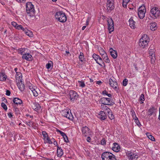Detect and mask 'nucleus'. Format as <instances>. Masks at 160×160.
Masks as SVG:
<instances>
[{
  "mask_svg": "<svg viewBox=\"0 0 160 160\" xmlns=\"http://www.w3.org/2000/svg\"><path fill=\"white\" fill-rule=\"evenodd\" d=\"M149 42V38L147 35L145 34L143 35L139 40V46L141 48H145L147 47Z\"/></svg>",
  "mask_w": 160,
  "mask_h": 160,
  "instance_id": "1",
  "label": "nucleus"
},
{
  "mask_svg": "<svg viewBox=\"0 0 160 160\" xmlns=\"http://www.w3.org/2000/svg\"><path fill=\"white\" fill-rule=\"evenodd\" d=\"M55 18L57 20L61 22H64L67 20V17L65 13L62 11L57 12L55 15Z\"/></svg>",
  "mask_w": 160,
  "mask_h": 160,
  "instance_id": "2",
  "label": "nucleus"
},
{
  "mask_svg": "<svg viewBox=\"0 0 160 160\" xmlns=\"http://www.w3.org/2000/svg\"><path fill=\"white\" fill-rule=\"evenodd\" d=\"M150 15L154 19L159 18L160 17V8L157 7H152L150 10Z\"/></svg>",
  "mask_w": 160,
  "mask_h": 160,
  "instance_id": "3",
  "label": "nucleus"
},
{
  "mask_svg": "<svg viewBox=\"0 0 160 160\" xmlns=\"http://www.w3.org/2000/svg\"><path fill=\"white\" fill-rule=\"evenodd\" d=\"M149 58L151 59V62L152 64H154L155 61V49L153 46H150L148 49Z\"/></svg>",
  "mask_w": 160,
  "mask_h": 160,
  "instance_id": "4",
  "label": "nucleus"
},
{
  "mask_svg": "<svg viewBox=\"0 0 160 160\" xmlns=\"http://www.w3.org/2000/svg\"><path fill=\"white\" fill-rule=\"evenodd\" d=\"M102 160H117L115 156L112 153L109 152H105L102 155Z\"/></svg>",
  "mask_w": 160,
  "mask_h": 160,
  "instance_id": "5",
  "label": "nucleus"
},
{
  "mask_svg": "<svg viewBox=\"0 0 160 160\" xmlns=\"http://www.w3.org/2000/svg\"><path fill=\"white\" fill-rule=\"evenodd\" d=\"M146 12L145 7L144 6H142L138 9V16L141 19H142L145 17Z\"/></svg>",
  "mask_w": 160,
  "mask_h": 160,
  "instance_id": "6",
  "label": "nucleus"
},
{
  "mask_svg": "<svg viewBox=\"0 0 160 160\" xmlns=\"http://www.w3.org/2000/svg\"><path fill=\"white\" fill-rule=\"evenodd\" d=\"M42 133L43 136L44 143H48L50 144H52V140H54V139L52 138L51 139H50L48 134L45 131H42Z\"/></svg>",
  "mask_w": 160,
  "mask_h": 160,
  "instance_id": "7",
  "label": "nucleus"
},
{
  "mask_svg": "<svg viewBox=\"0 0 160 160\" xmlns=\"http://www.w3.org/2000/svg\"><path fill=\"white\" fill-rule=\"evenodd\" d=\"M106 7L108 12H110L114 8V0H107Z\"/></svg>",
  "mask_w": 160,
  "mask_h": 160,
  "instance_id": "8",
  "label": "nucleus"
},
{
  "mask_svg": "<svg viewBox=\"0 0 160 160\" xmlns=\"http://www.w3.org/2000/svg\"><path fill=\"white\" fill-rule=\"evenodd\" d=\"M126 154L129 160H136L138 158L137 154L130 151L127 152H126Z\"/></svg>",
  "mask_w": 160,
  "mask_h": 160,
  "instance_id": "9",
  "label": "nucleus"
},
{
  "mask_svg": "<svg viewBox=\"0 0 160 160\" xmlns=\"http://www.w3.org/2000/svg\"><path fill=\"white\" fill-rule=\"evenodd\" d=\"M69 95L71 100L72 101L77 100L78 98V95L77 93L73 90H70Z\"/></svg>",
  "mask_w": 160,
  "mask_h": 160,
  "instance_id": "10",
  "label": "nucleus"
},
{
  "mask_svg": "<svg viewBox=\"0 0 160 160\" xmlns=\"http://www.w3.org/2000/svg\"><path fill=\"white\" fill-rule=\"evenodd\" d=\"M108 29L109 33L114 31V23L112 18H108L107 20Z\"/></svg>",
  "mask_w": 160,
  "mask_h": 160,
  "instance_id": "11",
  "label": "nucleus"
},
{
  "mask_svg": "<svg viewBox=\"0 0 160 160\" xmlns=\"http://www.w3.org/2000/svg\"><path fill=\"white\" fill-rule=\"evenodd\" d=\"M26 10L27 13L33 12L34 11V6L31 2H28L26 4Z\"/></svg>",
  "mask_w": 160,
  "mask_h": 160,
  "instance_id": "12",
  "label": "nucleus"
},
{
  "mask_svg": "<svg viewBox=\"0 0 160 160\" xmlns=\"http://www.w3.org/2000/svg\"><path fill=\"white\" fill-rule=\"evenodd\" d=\"M63 115L70 120H72L73 117V115L69 110H64L62 112Z\"/></svg>",
  "mask_w": 160,
  "mask_h": 160,
  "instance_id": "13",
  "label": "nucleus"
},
{
  "mask_svg": "<svg viewBox=\"0 0 160 160\" xmlns=\"http://www.w3.org/2000/svg\"><path fill=\"white\" fill-rule=\"evenodd\" d=\"M100 102L102 104H106L108 105L112 104L111 99L108 98H102L100 99Z\"/></svg>",
  "mask_w": 160,
  "mask_h": 160,
  "instance_id": "14",
  "label": "nucleus"
},
{
  "mask_svg": "<svg viewBox=\"0 0 160 160\" xmlns=\"http://www.w3.org/2000/svg\"><path fill=\"white\" fill-rule=\"evenodd\" d=\"M109 83L110 86L116 90L118 89V85L117 82L115 80H113L112 79L110 78L109 80Z\"/></svg>",
  "mask_w": 160,
  "mask_h": 160,
  "instance_id": "15",
  "label": "nucleus"
},
{
  "mask_svg": "<svg viewBox=\"0 0 160 160\" xmlns=\"http://www.w3.org/2000/svg\"><path fill=\"white\" fill-rule=\"evenodd\" d=\"M82 131L83 135L85 136L89 135L90 134L89 129L87 127H83L82 129Z\"/></svg>",
  "mask_w": 160,
  "mask_h": 160,
  "instance_id": "16",
  "label": "nucleus"
},
{
  "mask_svg": "<svg viewBox=\"0 0 160 160\" xmlns=\"http://www.w3.org/2000/svg\"><path fill=\"white\" fill-rule=\"evenodd\" d=\"M92 58L97 63L100 65H101L100 63L102 62V59L98 55L93 54L92 55Z\"/></svg>",
  "mask_w": 160,
  "mask_h": 160,
  "instance_id": "17",
  "label": "nucleus"
},
{
  "mask_svg": "<svg viewBox=\"0 0 160 160\" xmlns=\"http://www.w3.org/2000/svg\"><path fill=\"white\" fill-rule=\"evenodd\" d=\"M120 147L118 144L116 143H113L112 149L113 151L116 152H118L120 151Z\"/></svg>",
  "mask_w": 160,
  "mask_h": 160,
  "instance_id": "18",
  "label": "nucleus"
},
{
  "mask_svg": "<svg viewBox=\"0 0 160 160\" xmlns=\"http://www.w3.org/2000/svg\"><path fill=\"white\" fill-rule=\"evenodd\" d=\"M32 108L36 112H38L41 109V106L38 103H34L32 106Z\"/></svg>",
  "mask_w": 160,
  "mask_h": 160,
  "instance_id": "19",
  "label": "nucleus"
},
{
  "mask_svg": "<svg viewBox=\"0 0 160 160\" xmlns=\"http://www.w3.org/2000/svg\"><path fill=\"white\" fill-rule=\"evenodd\" d=\"M22 58L27 60L30 61L32 59V57L30 54L28 53H26L23 54Z\"/></svg>",
  "mask_w": 160,
  "mask_h": 160,
  "instance_id": "20",
  "label": "nucleus"
},
{
  "mask_svg": "<svg viewBox=\"0 0 160 160\" xmlns=\"http://www.w3.org/2000/svg\"><path fill=\"white\" fill-rule=\"evenodd\" d=\"M98 117L101 120H104L106 118L107 115L103 111H100L98 114Z\"/></svg>",
  "mask_w": 160,
  "mask_h": 160,
  "instance_id": "21",
  "label": "nucleus"
},
{
  "mask_svg": "<svg viewBox=\"0 0 160 160\" xmlns=\"http://www.w3.org/2000/svg\"><path fill=\"white\" fill-rule=\"evenodd\" d=\"M57 147V155L58 157H61L63 155V151L61 147H59L58 146Z\"/></svg>",
  "mask_w": 160,
  "mask_h": 160,
  "instance_id": "22",
  "label": "nucleus"
},
{
  "mask_svg": "<svg viewBox=\"0 0 160 160\" xmlns=\"http://www.w3.org/2000/svg\"><path fill=\"white\" fill-rule=\"evenodd\" d=\"M150 29L152 31H155L157 28V24L155 22L151 23L150 25Z\"/></svg>",
  "mask_w": 160,
  "mask_h": 160,
  "instance_id": "23",
  "label": "nucleus"
},
{
  "mask_svg": "<svg viewBox=\"0 0 160 160\" xmlns=\"http://www.w3.org/2000/svg\"><path fill=\"white\" fill-rule=\"evenodd\" d=\"M29 88L31 91V92L33 93V96L35 97H37L38 95V93L37 92L38 89H36L35 88L32 86H30L29 87Z\"/></svg>",
  "mask_w": 160,
  "mask_h": 160,
  "instance_id": "24",
  "label": "nucleus"
},
{
  "mask_svg": "<svg viewBox=\"0 0 160 160\" xmlns=\"http://www.w3.org/2000/svg\"><path fill=\"white\" fill-rule=\"evenodd\" d=\"M129 26L130 27L133 29H134L136 28L135 25V22L133 20L132 18H131L129 21Z\"/></svg>",
  "mask_w": 160,
  "mask_h": 160,
  "instance_id": "25",
  "label": "nucleus"
},
{
  "mask_svg": "<svg viewBox=\"0 0 160 160\" xmlns=\"http://www.w3.org/2000/svg\"><path fill=\"white\" fill-rule=\"evenodd\" d=\"M109 51L110 52L111 56L114 58H116L117 57V52L113 50L112 48L110 49Z\"/></svg>",
  "mask_w": 160,
  "mask_h": 160,
  "instance_id": "26",
  "label": "nucleus"
},
{
  "mask_svg": "<svg viewBox=\"0 0 160 160\" xmlns=\"http://www.w3.org/2000/svg\"><path fill=\"white\" fill-rule=\"evenodd\" d=\"M23 31H24L25 33L29 37L32 38L33 37V34L32 32L28 30L27 28H25Z\"/></svg>",
  "mask_w": 160,
  "mask_h": 160,
  "instance_id": "27",
  "label": "nucleus"
},
{
  "mask_svg": "<svg viewBox=\"0 0 160 160\" xmlns=\"http://www.w3.org/2000/svg\"><path fill=\"white\" fill-rule=\"evenodd\" d=\"M7 78V75L4 73L0 72V81H5Z\"/></svg>",
  "mask_w": 160,
  "mask_h": 160,
  "instance_id": "28",
  "label": "nucleus"
},
{
  "mask_svg": "<svg viewBox=\"0 0 160 160\" xmlns=\"http://www.w3.org/2000/svg\"><path fill=\"white\" fill-rule=\"evenodd\" d=\"M13 102L16 104H20L22 102L21 100L18 98H15L13 99Z\"/></svg>",
  "mask_w": 160,
  "mask_h": 160,
  "instance_id": "29",
  "label": "nucleus"
},
{
  "mask_svg": "<svg viewBox=\"0 0 160 160\" xmlns=\"http://www.w3.org/2000/svg\"><path fill=\"white\" fill-rule=\"evenodd\" d=\"M22 74L20 72H17V74L16 75V80H18V82H22V78L21 77Z\"/></svg>",
  "mask_w": 160,
  "mask_h": 160,
  "instance_id": "30",
  "label": "nucleus"
},
{
  "mask_svg": "<svg viewBox=\"0 0 160 160\" xmlns=\"http://www.w3.org/2000/svg\"><path fill=\"white\" fill-rule=\"evenodd\" d=\"M79 60L81 62L85 61V59L84 58L83 54L82 52H80V54L79 56Z\"/></svg>",
  "mask_w": 160,
  "mask_h": 160,
  "instance_id": "31",
  "label": "nucleus"
},
{
  "mask_svg": "<svg viewBox=\"0 0 160 160\" xmlns=\"http://www.w3.org/2000/svg\"><path fill=\"white\" fill-rule=\"evenodd\" d=\"M130 0H123L122 6L124 8L127 7V5L128 3L129 2Z\"/></svg>",
  "mask_w": 160,
  "mask_h": 160,
  "instance_id": "32",
  "label": "nucleus"
},
{
  "mask_svg": "<svg viewBox=\"0 0 160 160\" xmlns=\"http://www.w3.org/2000/svg\"><path fill=\"white\" fill-rule=\"evenodd\" d=\"M78 85L79 87H81L82 88H83L85 87V85L84 82L83 81H78Z\"/></svg>",
  "mask_w": 160,
  "mask_h": 160,
  "instance_id": "33",
  "label": "nucleus"
},
{
  "mask_svg": "<svg viewBox=\"0 0 160 160\" xmlns=\"http://www.w3.org/2000/svg\"><path fill=\"white\" fill-rule=\"evenodd\" d=\"M146 135L149 139L152 140V141H155V138L149 133H147Z\"/></svg>",
  "mask_w": 160,
  "mask_h": 160,
  "instance_id": "34",
  "label": "nucleus"
},
{
  "mask_svg": "<svg viewBox=\"0 0 160 160\" xmlns=\"http://www.w3.org/2000/svg\"><path fill=\"white\" fill-rule=\"evenodd\" d=\"M52 62L51 61H49L48 63L46 64V67L47 69H49L52 67Z\"/></svg>",
  "mask_w": 160,
  "mask_h": 160,
  "instance_id": "35",
  "label": "nucleus"
},
{
  "mask_svg": "<svg viewBox=\"0 0 160 160\" xmlns=\"http://www.w3.org/2000/svg\"><path fill=\"white\" fill-rule=\"evenodd\" d=\"M18 87L19 90L21 91H23L24 89V85L22 83L18 84Z\"/></svg>",
  "mask_w": 160,
  "mask_h": 160,
  "instance_id": "36",
  "label": "nucleus"
},
{
  "mask_svg": "<svg viewBox=\"0 0 160 160\" xmlns=\"http://www.w3.org/2000/svg\"><path fill=\"white\" fill-rule=\"evenodd\" d=\"M99 52L100 54L103 57L107 56L106 53L102 48H100Z\"/></svg>",
  "mask_w": 160,
  "mask_h": 160,
  "instance_id": "37",
  "label": "nucleus"
},
{
  "mask_svg": "<svg viewBox=\"0 0 160 160\" xmlns=\"http://www.w3.org/2000/svg\"><path fill=\"white\" fill-rule=\"evenodd\" d=\"M139 100L140 101L141 103H143V101H144L145 100L144 94H141L139 98Z\"/></svg>",
  "mask_w": 160,
  "mask_h": 160,
  "instance_id": "38",
  "label": "nucleus"
},
{
  "mask_svg": "<svg viewBox=\"0 0 160 160\" xmlns=\"http://www.w3.org/2000/svg\"><path fill=\"white\" fill-rule=\"evenodd\" d=\"M154 110L153 108H150L148 111V114L150 115H152L154 112Z\"/></svg>",
  "mask_w": 160,
  "mask_h": 160,
  "instance_id": "39",
  "label": "nucleus"
},
{
  "mask_svg": "<svg viewBox=\"0 0 160 160\" xmlns=\"http://www.w3.org/2000/svg\"><path fill=\"white\" fill-rule=\"evenodd\" d=\"M134 122H135L137 125L139 127H140L141 125V124L139 122L138 118L137 117L136 118H134Z\"/></svg>",
  "mask_w": 160,
  "mask_h": 160,
  "instance_id": "40",
  "label": "nucleus"
},
{
  "mask_svg": "<svg viewBox=\"0 0 160 160\" xmlns=\"http://www.w3.org/2000/svg\"><path fill=\"white\" fill-rule=\"evenodd\" d=\"M16 29L18 30H22L23 31H24V30L25 29V28H24L22 25H18L17 26V27H16Z\"/></svg>",
  "mask_w": 160,
  "mask_h": 160,
  "instance_id": "41",
  "label": "nucleus"
},
{
  "mask_svg": "<svg viewBox=\"0 0 160 160\" xmlns=\"http://www.w3.org/2000/svg\"><path fill=\"white\" fill-rule=\"evenodd\" d=\"M56 131L57 132H59L62 136L63 137V138H64L66 135L65 133L58 129Z\"/></svg>",
  "mask_w": 160,
  "mask_h": 160,
  "instance_id": "42",
  "label": "nucleus"
},
{
  "mask_svg": "<svg viewBox=\"0 0 160 160\" xmlns=\"http://www.w3.org/2000/svg\"><path fill=\"white\" fill-rule=\"evenodd\" d=\"M104 60L107 63H109L110 62V60L108 58L107 55L106 56H104Z\"/></svg>",
  "mask_w": 160,
  "mask_h": 160,
  "instance_id": "43",
  "label": "nucleus"
},
{
  "mask_svg": "<svg viewBox=\"0 0 160 160\" xmlns=\"http://www.w3.org/2000/svg\"><path fill=\"white\" fill-rule=\"evenodd\" d=\"M131 113L132 116V117L133 119H134V118H137V116H136L135 112L133 110H132L131 111Z\"/></svg>",
  "mask_w": 160,
  "mask_h": 160,
  "instance_id": "44",
  "label": "nucleus"
},
{
  "mask_svg": "<svg viewBox=\"0 0 160 160\" xmlns=\"http://www.w3.org/2000/svg\"><path fill=\"white\" fill-rule=\"evenodd\" d=\"M128 79L126 78L122 82V84L123 86H125L128 84Z\"/></svg>",
  "mask_w": 160,
  "mask_h": 160,
  "instance_id": "45",
  "label": "nucleus"
},
{
  "mask_svg": "<svg viewBox=\"0 0 160 160\" xmlns=\"http://www.w3.org/2000/svg\"><path fill=\"white\" fill-rule=\"evenodd\" d=\"M105 105L106 104H102L101 105V108L103 110H105L108 108Z\"/></svg>",
  "mask_w": 160,
  "mask_h": 160,
  "instance_id": "46",
  "label": "nucleus"
},
{
  "mask_svg": "<svg viewBox=\"0 0 160 160\" xmlns=\"http://www.w3.org/2000/svg\"><path fill=\"white\" fill-rule=\"evenodd\" d=\"M108 116L109 118L111 120L113 119L114 118V116L112 115V112L110 114V113L108 114Z\"/></svg>",
  "mask_w": 160,
  "mask_h": 160,
  "instance_id": "47",
  "label": "nucleus"
},
{
  "mask_svg": "<svg viewBox=\"0 0 160 160\" xmlns=\"http://www.w3.org/2000/svg\"><path fill=\"white\" fill-rule=\"evenodd\" d=\"M1 106L3 108L4 110H7V106L4 103H2Z\"/></svg>",
  "mask_w": 160,
  "mask_h": 160,
  "instance_id": "48",
  "label": "nucleus"
},
{
  "mask_svg": "<svg viewBox=\"0 0 160 160\" xmlns=\"http://www.w3.org/2000/svg\"><path fill=\"white\" fill-rule=\"evenodd\" d=\"M25 51V48H20L19 50V52L21 54H22Z\"/></svg>",
  "mask_w": 160,
  "mask_h": 160,
  "instance_id": "49",
  "label": "nucleus"
},
{
  "mask_svg": "<svg viewBox=\"0 0 160 160\" xmlns=\"http://www.w3.org/2000/svg\"><path fill=\"white\" fill-rule=\"evenodd\" d=\"M106 142L104 139H102L101 142V144L102 145H104L106 144Z\"/></svg>",
  "mask_w": 160,
  "mask_h": 160,
  "instance_id": "50",
  "label": "nucleus"
},
{
  "mask_svg": "<svg viewBox=\"0 0 160 160\" xmlns=\"http://www.w3.org/2000/svg\"><path fill=\"white\" fill-rule=\"evenodd\" d=\"M11 24L12 26H13L15 28H16V27L18 25V24L17 23L14 22H11Z\"/></svg>",
  "mask_w": 160,
  "mask_h": 160,
  "instance_id": "51",
  "label": "nucleus"
},
{
  "mask_svg": "<svg viewBox=\"0 0 160 160\" xmlns=\"http://www.w3.org/2000/svg\"><path fill=\"white\" fill-rule=\"evenodd\" d=\"M65 141L66 142H68V137L67 135H66L64 138H63Z\"/></svg>",
  "mask_w": 160,
  "mask_h": 160,
  "instance_id": "52",
  "label": "nucleus"
},
{
  "mask_svg": "<svg viewBox=\"0 0 160 160\" xmlns=\"http://www.w3.org/2000/svg\"><path fill=\"white\" fill-rule=\"evenodd\" d=\"M105 110L106 111V112H107L108 113V114L109 113H110H110H111V112H112L111 110L108 108H107V109H106Z\"/></svg>",
  "mask_w": 160,
  "mask_h": 160,
  "instance_id": "53",
  "label": "nucleus"
},
{
  "mask_svg": "<svg viewBox=\"0 0 160 160\" xmlns=\"http://www.w3.org/2000/svg\"><path fill=\"white\" fill-rule=\"evenodd\" d=\"M8 116L9 118H11L13 116V115L12 113L11 112H9L8 113Z\"/></svg>",
  "mask_w": 160,
  "mask_h": 160,
  "instance_id": "54",
  "label": "nucleus"
},
{
  "mask_svg": "<svg viewBox=\"0 0 160 160\" xmlns=\"http://www.w3.org/2000/svg\"><path fill=\"white\" fill-rule=\"evenodd\" d=\"M52 143L53 142V143L55 145L57 146V145H58L57 142L54 139V140H52Z\"/></svg>",
  "mask_w": 160,
  "mask_h": 160,
  "instance_id": "55",
  "label": "nucleus"
},
{
  "mask_svg": "<svg viewBox=\"0 0 160 160\" xmlns=\"http://www.w3.org/2000/svg\"><path fill=\"white\" fill-rule=\"evenodd\" d=\"M87 142H90L91 141V138L89 137H88L86 139Z\"/></svg>",
  "mask_w": 160,
  "mask_h": 160,
  "instance_id": "56",
  "label": "nucleus"
},
{
  "mask_svg": "<svg viewBox=\"0 0 160 160\" xmlns=\"http://www.w3.org/2000/svg\"><path fill=\"white\" fill-rule=\"evenodd\" d=\"M17 2H24L26 0H16Z\"/></svg>",
  "mask_w": 160,
  "mask_h": 160,
  "instance_id": "57",
  "label": "nucleus"
},
{
  "mask_svg": "<svg viewBox=\"0 0 160 160\" xmlns=\"http://www.w3.org/2000/svg\"><path fill=\"white\" fill-rule=\"evenodd\" d=\"M102 93L104 95H107L108 94V92L106 90L103 91L102 92Z\"/></svg>",
  "mask_w": 160,
  "mask_h": 160,
  "instance_id": "58",
  "label": "nucleus"
},
{
  "mask_svg": "<svg viewBox=\"0 0 160 160\" xmlns=\"http://www.w3.org/2000/svg\"><path fill=\"white\" fill-rule=\"evenodd\" d=\"M90 18H88L87 20L86 24V25H88V24L89 22L90 21Z\"/></svg>",
  "mask_w": 160,
  "mask_h": 160,
  "instance_id": "59",
  "label": "nucleus"
},
{
  "mask_svg": "<svg viewBox=\"0 0 160 160\" xmlns=\"http://www.w3.org/2000/svg\"><path fill=\"white\" fill-rule=\"evenodd\" d=\"M90 18H88L87 20L86 24V25H88V24L89 22L90 21Z\"/></svg>",
  "mask_w": 160,
  "mask_h": 160,
  "instance_id": "60",
  "label": "nucleus"
},
{
  "mask_svg": "<svg viewBox=\"0 0 160 160\" xmlns=\"http://www.w3.org/2000/svg\"><path fill=\"white\" fill-rule=\"evenodd\" d=\"M10 94V92L8 90H7L6 91V95L7 96H9Z\"/></svg>",
  "mask_w": 160,
  "mask_h": 160,
  "instance_id": "61",
  "label": "nucleus"
},
{
  "mask_svg": "<svg viewBox=\"0 0 160 160\" xmlns=\"http://www.w3.org/2000/svg\"><path fill=\"white\" fill-rule=\"evenodd\" d=\"M102 83L101 81H98L96 82V83L98 85H101Z\"/></svg>",
  "mask_w": 160,
  "mask_h": 160,
  "instance_id": "62",
  "label": "nucleus"
},
{
  "mask_svg": "<svg viewBox=\"0 0 160 160\" xmlns=\"http://www.w3.org/2000/svg\"><path fill=\"white\" fill-rule=\"evenodd\" d=\"M0 2L2 5H5V3L4 2H3L2 0H0Z\"/></svg>",
  "mask_w": 160,
  "mask_h": 160,
  "instance_id": "63",
  "label": "nucleus"
},
{
  "mask_svg": "<svg viewBox=\"0 0 160 160\" xmlns=\"http://www.w3.org/2000/svg\"><path fill=\"white\" fill-rule=\"evenodd\" d=\"M27 124L29 126H30L32 125V123L31 122H29L27 123Z\"/></svg>",
  "mask_w": 160,
  "mask_h": 160,
  "instance_id": "64",
  "label": "nucleus"
}]
</instances>
